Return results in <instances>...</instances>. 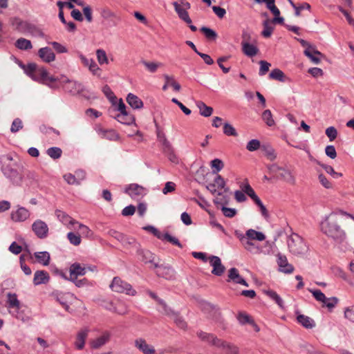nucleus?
Returning <instances> with one entry per match:
<instances>
[{
	"mask_svg": "<svg viewBox=\"0 0 354 354\" xmlns=\"http://www.w3.org/2000/svg\"><path fill=\"white\" fill-rule=\"evenodd\" d=\"M59 82L63 84H67L66 89L72 93H78L82 90V84L76 81L71 80L67 77L62 75Z\"/></svg>",
	"mask_w": 354,
	"mask_h": 354,
	"instance_id": "f8f14e48",
	"label": "nucleus"
},
{
	"mask_svg": "<svg viewBox=\"0 0 354 354\" xmlns=\"http://www.w3.org/2000/svg\"><path fill=\"white\" fill-rule=\"evenodd\" d=\"M98 133L102 138L107 139L109 140H117L119 138V135L117 132L113 129H100Z\"/></svg>",
	"mask_w": 354,
	"mask_h": 354,
	"instance_id": "7c9ffc66",
	"label": "nucleus"
},
{
	"mask_svg": "<svg viewBox=\"0 0 354 354\" xmlns=\"http://www.w3.org/2000/svg\"><path fill=\"white\" fill-rule=\"evenodd\" d=\"M69 242L73 245L77 246L81 243L80 234L70 232L67 234Z\"/></svg>",
	"mask_w": 354,
	"mask_h": 354,
	"instance_id": "864d4df0",
	"label": "nucleus"
},
{
	"mask_svg": "<svg viewBox=\"0 0 354 354\" xmlns=\"http://www.w3.org/2000/svg\"><path fill=\"white\" fill-rule=\"evenodd\" d=\"M207 189L214 194H217V197L214 200L215 204L223 205L227 204L229 201V196L227 193L230 189L226 187L225 181L221 175H217L213 183H209L207 185Z\"/></svg>",
	"mask_w": 354,
	"mask_h": 354,
	"instance_id": "f03ea898",
	"label": "nucleus"
},
{
	"mask_svg": "<svg viewBox=\"0 0 354 354\" xmlns=\"http://www.w3.org/2000/svg\"><path fill=\"white\" fill-rule=\"evenodd\" d=\"M11 24L15 30L23 34H30L36 37L44 38L45 34L38 26L28 21H23L19 17H15L11 20Z\"/></svg>",
	"mask_w": 354,
	"mask_h": 354,
	"instance_id": "7ed1b4c3",
	"label": "nucleus"
},
{
	"mask_svg": "<svg viewBox=\"0 0 354 354\" xmlns=\"http://www.w3.org/2000/svg\"><path fill=\"white\" fill-rule=\"evenodd\" d=\"M139 259L145 263H151V266L154 268V255L149 250H139L138 251Z\"/></svg>",
	"mask_w": 354,
	"mask_h": 354,
	"instance_id": "c85d7f7f",
	"label": "nucleus"
},
{
	"mask_svg": "<svg viewBox=\"0 0 354 354\" xmlns=\"http://www.w3.org/2000/svg\"><path fill=\"white\" fill-rule=\"evenodd\" d=\"M287 245L290 252L296 256H303L308 250V248L303 238L295 233H292L288 238Z\"/></svg>",
	"mask_w": 354,
	"mask_h": 354,
	"instance_id": "20e7f679",
	"label": "nucleus"
},
{
	"mask_svg": "<svg viewBox=\"0 0 354 354\" xmlns=\"http://www.w3.org/2000/svg\"><path fill=\"white\" fill-rule=\"evenodd\" d=\"M263 30L261 32V35L264 37H270L273 32L274 28L270 24V21L269 20H266L263 23Z\"/></svg>",
	"mask_w": 354,
	"mask_h": 354,
	"instance_id": "603ef678",
	"label": "nucleus"
},
{
	"mask_svg": "<svg viewBox=\"0 0 354 354\" xmlns=\"http://www.w3.org/2000/svg\"><path fill=\"white\" fill-rule=\"evenodd\" d=\"M236 319L239 323L241 325H244L245 324H250L253 320L248 315L245 313L240 312L238 313L236 316Z\"/></svg>",
	"mask_w": 354,
	"mask_h": 354,
	"instance_id": "4d7b16f0",
	"label": "nucleus"
},
{
	"mask_svg": "<svg viewBox=\"0 0 354 354\" xmlns=\"http://www.w3.org/2000/svg\"><path fill=\"white\" fill-rule=\"evenodd\" d=\"M269 77L272 80H277L280 82H284V73L282 71L278 68H275L271 71L269 74Z\"/></svg>",
	"mask_w": 354,
	"mask_h": 354,
	"instance_id": "5fc2aeb1",
	"label": "nucleus"
},
{
	"mask_svg": "<svg viewBox=\"0 0 354 354\" xmlns=\"http://www.w3.org/2000/svg\"><path fill=\"white\" fill-rule=\"evenodd\" d=\"M109 334L108 333H104L102 336L93 340L91 342V346L93 348H97L106 343L109 339Z\"/></svg>",
	"mask_w": 354,
	"mask_h": 354,
	"instance_id": "ea45409f",
	"label": "nucleus"
},
{
	"mask_svg": "<svg viewBox=\"0 0 354 354\" xmlns=\"http://www.w3.org/2000/svg\"><path fill=\"white\" fill-rule=\"evenodd\" d=\"M263 292L269 297L271 299L275 301V303L280 307H283V301L281 297L272 290H264Z\"/></svg>",
	"mask_w": 354,
	"mask_h": 354,
	"instance_id": "4c0bfd02",
	"label": "nucleus"
},
{
	"mask_svg": "<svg viewBox=\"0 0 354 354\" xmlns=\"http://www.w3.org/2000/svg\"><path fill=\"white\" fill-rule=\"evenodd\" d=\"M135 346L144 354H154L156 351L153 346L148 344L146 340L142 338L135 340Z\"/></svg>",
	"mask_w": 354,
	"mask_h": 354,
	"instance_id": "dca6fc26",
	"label": "nucleus"
},
{
	"mask_svg": "<svg viewBox=\"0 0 354 354\" xmlns=\"http://www.w3.org/2000/svg\"><path fill=\"white\" fill-rule=\"evenodd\" d=\"M32 79L39 83L46 84L50 88H53L50 83H53L59 80V78L49 75L47 70L44 67H38L37 71L32 74Z\"/></svg>",
	"mask_w": 354,
	"mask_h": 354,
	"instance_id": "423d86ee",
	"label": "nucleus"
},
{
	"mask_svg": "<svg viewBox=\"0 0 354 354\" xmlns=\"http://www.w3.org/2000/svg\"><path fill=\"white\" fill-rule=\"evenodd\" d=\"M30 217L29 211L21 206L18 205L16 210L10 213V218L14 222H24Z\"/></svg>",
	"mask_w": 354,
	"mask_h": 354,
	"instance_id": "1a4fd4ad",
	"label": "nucleus"
},
{
	"mask_svg": "<svg viewBox=\"0 0 354 354\" xmlns=\"http://www.w3.org/2000/svg\"><path fill=\"white\" fill-rule=\"evenodd\" d=\"M38 55L46 63H50L55 59V55L49 47L41 48L38 50Z\"/></svg>",
	"mask_w": 354,
	"mask_h": 354,
	"instance_id": "a211bd4d",
	"label": "nucleus"
},
{
	"mask_svg": "<svg viewBox=\"0 0 354 354\" xmlns=\"http://www.w3.org/2000/svg\"><path fill=\"white\" fill-rule=\"evenodd\" d=\"M50 277L48 273L44 270H37L34 274L33 283L35 286L45 284L49 281Z\"/></svg>",
	"mask_w": 354,
	"mask_h": 354,
	"instance_id": "5701e85b",
	"label": "nucleus"
},
{
	"mask_svg": "<svg viewBox=\"0 0 354 354\" xmlns=\"http://www.w3.org/2000/svg\"><path fill=\"white\" fill-rule=\"evenodd\" d=\"M196 106L199 109L200 114L204 117H209L213 113V109L210 106H207L202 101L197 102Z\"/></svg>",
	"mask_w": 354,
	"mask_h": 354,
	"instance_id": "58836bf2",
	"label": "nucleus"
},
{
	"mask_svg": "<svg viewBox=\"0 0 354 354\" xmlns=\"http://www.w3.org/2000/svg\"><path fill=\"white\" fill-rule=\"evenodd\" d=\"M32 230L39 239H45L48 234V225L43 221L37 219L32 224Z\"/></svg>",
	"mask_w": 354,
	"mask_h": 354,
	"instance_id": "0eeeda50",
	"label": "nucleus"
},
{
	"mask_svg": "<svg viewBox=\"0 0 354 354\" xmlns=\"http://www.w3.org/2000/svg\"><path fill=\"white\" fill-rule=\"evenodd\" d=\"M228 278V281H232L236 283L241 284L246 287L248 286V283L240 276L238 270L235 268H232L229 270Z\"/></svg>",
	"mask_w": 354,
	"mask_h": 354,
	"instance_id": "4be33fe9",
	"label": "nucleus"
},
{
	"mask_svg": "<svg viewBox=\"0 0 354 354\" xmlns=\"http://www.w3.org/2000/svg\"><path fill=\"white\" fill-rule=\"evenodd\" d=\"M23 127H24V124H23L22 120L20 118H17L12 122L11 127H10V131L12 133H16L19 130L22 129Z\"/></svg>",
	"mask_w": 354,
	"mask_h": 354,
	"instance_id": "6e6d98bb",
	"label": "nucleus"
},
{
	"mask_svg": "<svg viewBox=\"0 0 354 354\" xmlns=\"http://www.w3.org/2000/svg\"><path fill=\"white\" fill-rule=\"evenodd\" d=\"M154 268H158L157 274L167 279H172L175 276L174 270L170 266H165L154 263Z\"/></svg>",
	"mask_w": 354,
	"mask_h": 354,
	"instance_id": "2eb2a0df",
	"label": "nucleus"
},
{
	"mask_svg": "<svg viewBox=\"0 0 354 354\" xmlns=\"http://www.w3.org/2000/svg\"><path fill=\"white\" fill-rule=\"evenodd\" d=\"M172 316L175 324L179 328L183 330L187 328V324L181 316L174 313H172Z\"/></svg>",
	"mask_w": 354,
	"mask_h": 354,
	"instance_id": "3c124183",
	"label": "nucleus"
},
{
	"mask_svg": "<svg viewBox=\"0 0 354 354\" xmlns=\"http://www.w3.org/2000/svg\"><path fill=\"white\" fill-rule=\"evenodd\" d=\"M320 229L324 234L336 241L342 242L345 238V232L338 224L335 214L326 216L320 223Z\"/></svg>",
	"mask_w": 354,
	"mask_h": 354,
	"instance_id": "f257e3e1",
	"label": "nucleus"
},
{
	"mask_svg": "<svg viewBox=\"0 0 354 354\" xmlns=\"http://www.w3.org/2000/svg\"><path fill=\"white\" fill-rule=\"evenodd\" d=\"M317 164L320 165L328 174L331 175L334 178H338L342 176L341 173L336 172L333 167L317 161Z\"/></svg>",
	"mask_w": 354,
	"mask_h": 354,
	"instance_id": "c03bdc74",
	"label": "nucleus"
},
{
	"mask_svg": "<svg viewBox=\"0 0 354 354\" xmlns=\"http://www.w3.org/2000/svg\"><path fill=\"white\" fill-rule=\"evenodd\" d=\"M210 167L213 174H218L224 167V163L221 159L215 158L210 162Z\"/></svg>",
	"mask_w": 354,
	"mask_h": 354,
	"instance_id": "79ce46f5",
	"label": "nucleus"
},
{
	"mask_svg": "<svg viewBox=\"0 0 354 354\" xmlns=\"http://www.w3.org/2000/svg\"><path fill=\"white\" fill-rule=\"evenodd\" d=\"M76 225L77 226V227L80 230V233L82 235H83L86 237H89L92 235L91 230L86 225L82 224V223H79L78 221H77V223L75 224V226Z\"/></svg>",
	"mask_w": 354,
	"mask_h": 354,
	"instance_id": "69168bd1",
	"label": "nucleus"
},
{
	"mask_svg": "<svg viewBox=\"0 0 354 354\" xmlns=\"http://www.w3.org/2000/svg\"><path fill=\"white\" fill-rule=\"evenodd\" d=\"M125 192L128 194L131 198L137 199L142 197L146 194V189L142 186L136 183L129 185L126 189Z\"/></svg>",
	"mask_w": 354,
	"mask_h": 354,
	"instance_id": "9d476101",
	"label": "nucleus"
},
{
	"mask_svg": "<svg viewBox=\"0 0 354 354\" xmlns=\"http://www.w3.org/2000/svg\"><path fill=\"white\" fill-rule=\"evenodd\" d=\"M277 239H274L273 242L266 241L263 246H260L261 254H270L272 253V247L274 245V241Z\"/></svg>",
	"mask_w": 354,
	"mask_h": 354,
	"instance_id": "bf43d9fd",
	"label": "nucleus"
},
{
	"mask_svg": "<svg viewBox=\"0 0 354 354\" xmlns=\"http://www.w3.org/2000/svg\"><path fill=\"white\" fill-rule=\"evenodd\" d=\"M126 100L129 105L134 109H140L143 107L142 101L133 93H129Z\"/></svg>",
	"mask_w": 354,
	"mask_h": 354,
	"instance_id": "a878e982",
	"label": "nucleus"
},
{
	"mask_svg": "<svg viewBox=\"0 0 354 354\" xmlns=\"http://www.w3.org/2000/svg\"><path fill=\"white\" fill-rule=\"evenodd\" d=\"M277 264L280 272L290 274L294 270V267L288 263L286 257L280 253L277 254Z\"/></svg>",
	"mask_w": 354,
	"mask_h": 354,
	"instance_id": "4468645a",
	"label": "nucleus"
},
{
	"mask_svg": "<svg viewBox=\"0 0 354 354\" xmlns=\"http://www.w3.org/2000/svg\"><path fill=\"white\" fill-rule=\"evenodd\" d=\"M339 299L336 297L326 298L323 302L324 306L327 307L329 310H332L337 304Z\"/></svg>",
	"mask_w": 354,
	"mask_h": 354,
	"instance_id": "052dcab7",
	"label": "nucleus"
},
{
	"mask_svg": "<svg viewBox=\"0 0 354 354\" xmlns=\"http://www.w3.org/2000/svg\"><path fill=\"white\" fill-rule=\"evenodd\" d=\"M74 297L71 293H58L56 295V300L64 308L66 311H70L69 302Z\"/></svg>",
	"mask_w": 354,
	"mask_h": 354,
	"instance_id": "412c9836",
	"label": "nucleus"
},
{
	"mask_svg": "<svg viewBox=\"0 0 354 354\" xmlns=\"http://www.w3.org/2000/svg\"><path fill=\"white\" fill-rule=\"evenodd\" d=\"M279 178L291 185H295L296 184L295 176L293 175L292 171L287 168H281L280 173L279 174Z\"/></svg>",
	"mask_w": 354,
	"mask_h": 354,
	"instance_id": "aec40b11",
	"label": "nucleus"
},
{
	"mask_svg": "<svg viewBox=\"0 0 354 354\" xmlns=\"http://www.w3.org/2000/svg\"><path fill=\"white\" fill-rule=\"evenodd\" d=\"M109 286L114 292L125 293L131 296H134L136 294V291L132 288L131 284L122 280L118 277L113 278Z\"/></svg>",
	"mask_w": 354,
	"mask_h": 354,
	"instance_id": "39448f33",
	"label": "nucleus"
},
{
	"mask_svg": "<svg viewBox=\"0 0 354 354\" xmlns=\"http://www.w3.org/2000/svg\"><path fill=\"white\" fill-rule=\"evenodd\" d=\"M265 156L270 160H274L277 158V153L274 149L269 146H263Z\"/></svg>",
	"mask_w": 354,
	"mask_h": 354,
	"instance_id": "680f3d73",
	"label": "nucleus"
},
{
	"mask_svg": "<svg viewBox=\"0 0 354 354\" xmlns=\"http://www.w3.org/2000/svg\"><path fill=\"white\" fill-rule=\"evenodd\" d=\"M197 336L203 342L211 344L213 346H217L220 342V339L213 334L207 333L203 331H199L197 333Z\"/></svg>",
	"mask_w": 354,
	"mask_h": 354,
	"instance_id": "b1692460",
	"label": "nucleus"
},
{
	"mask_svg": "<svg viewBox=\"0 0 354 354\" xmlns=\"http://www.w3.org/2000/svg\"><path fill=\"white\" fill-rule=\"evenodd\" d=\"M7 304L8 308H15L16 310H19L21 308L20 301L17 299V296L15 293L8 292L7 294Z\"/></svg>",
	"mask_w": 354,
	"mask_h": 354,
	"instance_id": "c756f323",
	"label": "nucleus"
},
{
	"mask_svg": "<svg viewBox=\"0 0 354 354\" xmlns=\"http://www.w3.org/2000/svg\"><path fill=\"white\" fill-rule=\"evenodd\" d=\"M262 120L269 127H272L275 124V122L272 118V114L269 109L265 110L262 113Z\"/></svg>",
	"mask_w": 354,
	"mask_h": 354,
	"instance_id": "49530a36",
	"label": "nucleus"
},
{
	"mask_svg": "<svg viewBox=\"0 0 354 354\" xmlns=\"http://www.w3.org/2000/svg\"><path fill=\"white\" fill-rule=\"evenodd\" d=\"M200 30L204 34L205 37L209 40H216L217 33L212 28L203 26Z\"/></svg>",
	"mask_w": 354,
	"mask_h": 354,
	"instance_id": "a18cd8bd",
	"label": "nucleus"
},
{
	"mask_svg": "<svg viewBox=\"0 0 354 354\" xmlns=\"http://www.w3.org/2000/svg\"><path fill=\"white\" fill-rule=\"evenodd\" d=\"M210 266L213 268L212 273L216 276H221L225 270V266L222 264L221 260L218 257L210 256L209 257Z\"/></svg>",
	"mask_w": 354,
	"mask_h": 354,
	"instance_id": "9b49d317",
	"label": "nucleus"
},
{
	"mask_svg": "<svg viewBox=\"0 0 354 354\" xmlns=\"http://www.w3.org/2000/svg\"><path fill=\"white\" fill-rule=\"evenodd\" d=\"M216 347L223 348L227 354H239V348L233 344L220 339Z\"/></svg>",
	"mask_w": 354,
	"mask_h": 354,
	"instance_id": "bb28decb",
	"label": "nucleus"
},
{
	"mask_svg": "<svg viewBox=\"0 0 354 354\" xmlns=\"http://www.w3.org/2000/svg\"><path fill=\"white\" fill-rule=\"evenodd\" d=\"M109 310L119 315H125L128 311L127 306L122 302L117 303L115 307L110 308Z\"/></svg>",
	"mask_w": 354,
	"mask_h": 354,
	"instance_id": "8fccbe9b",
	"label": "nucleus"
},
{
	"mask_svg": "<svg viewBox=\"0 0 354 354\" xmlns=\"http://www.w3.org/2000/svg\"><path fill=\"white\" fill-rule=\"evenodd\" d=\"M243 241L244 242L242 245L246 250L254 254H261L260 246L248 239H244Z\"/></svg>",
	"mask_w": 354,
	"mask_h": 354,
	"instance_id": "473e14b6",
	"label": "nucleus"
},
{
	"mask_svg": "<svg viewBox=\"0 0 354 354\" xmlns=\"http://www.w3.org/2000/svg\"><path fill=\"white\" fill-rule=\"evenodd\" d=\"M304 53L315 64H319L321 62V58L324 57V55L318 51L315 46L312 49H310V48L309 49H305Z\"/></svg>",
	"mask_w": 354,
	"mask_h": 354,
	"instance_id": "6ab92c4d",
	"label": "nucleus"
},
{
	"mask_svg": "<svg viewBox=\"0 0 354 354\" xmlns=\"http://www.w3.org/2000/svg\"><path fill=\"white\" fill-rule=\"evenodd\" d=\"M102 92L105 96L113 103H115V100L117 99L113 92L108 85H105L102 88Z\"/></svg>",
	"mask_w": 354,
	"mask_h": 354,
	"instance_id": "0e129e2a",
	"label": "nucleus"
},
{
	"mask_svg": "<svg viewBox=\"0 0 354 354\" xmlns=\"http://www.w3.org/2000/svg\"><path fill=\"white\" fill-rule=\"evenodd\" d=\"M223 133L228 136H237L238 135L236 129L227 122L223 125Z\"/></svg>",
	"mask_w": 354,
	"mask_h": 354,
	"instance_id": "338daca9",
	"label": "nucleus"
},
{
	"mask_svg": "<svg viewBox=\"0 0 354 354\" xmlns=\"http://www.w3.org/2000/svg\"><path fill=\"white\" fill-rule=\"evenodd\" d=\"M70 278L71 281H75L78 276H83L86 272V268L81 266L79 263H73L69 268Z\"/></svg>",
	"mask_w": 354,
	"mask_h": 354,
	"instance_id": "f3484780",
	"label": "nucleus"
},
{
	"mask_svg": "<svg viewBox=\"0 0 354 354\" xmlns=\"http://www.w3.org/2000/svg\"><path fill=\"white\" fill-rule=\"evenodd\" d=\"M297 322L306 328H313L315 326V322L310 317L304 315H299L297 317Z\"/></svg>",
	"mask_w": 354,
	"mask_h": 354,
	"instance_id": "c9c22d12",
	"label": "nucleus"
},
{
	"mask_svg": "<svg viewBox=\"0 0 354 354\" xmlns=\"http://www.w3.org/2000/svg\"><path fill=\"white\" fill-rule=\"evenodd\" d=\"M264 3L266 5V8L274 15L272 21L273 23L283 24L284 19L279 16L280 11L275 6V0H264Z\"/></svg>",
	"mask_w": 354,
	"mask_h": 354,
	"instance_id": "ddd939ff",
	"label": "nucleus"
},
{
	"mask_svg": "<svg viewBox=\"0 0 354 354\" xmlns=\"http://www.w3.org/2000/svg\"><path fill=\"white\" fill-rule=\"evenodd\" d=\"M88 335V330H82L80 331L77 335L76 341L75 342V347L82 350L84 347L85 339Z\"/></svg>",
	"mask_w": 354,
	"mask_h": 354,
	"instance_id": "72a5a7b5",
	"label": "nucleus"
},
{
	"mask_svg": "<svg viewBox=\"0 0 354 354\" xmlns=\"http://www.w3.org/2000/svg\"><path fill=\"white\" fill-rule=\"evenodd\" d=\"M243 53L249 57L255 56L259 53V48L250 43H241Z\"/></svg>",
	"mask_w": 354,
	"mask_h": 354,
	"instance_id": "cd10ccee",
	"label": "nucleus"
},
{
	"mask_svg": "<svg viewBox=\"0 0 354 354\" xmlns=\"http://www.w3.org/2000/svg\"><path fill=\"white\" fill-rule=\"evenodd\" d=\"M225 204L221 205V211L223 215L227 218H232L236 214V209L234 208L226 207Z\"/></svg>",
	"mask_w": 354,
	"mask_h": 354,
	"instance_id": "774afa93",
	"label": "nucleus"
},
{
	"mask_svg": "<svg viewBox=\"0 0 354 354\" xmlns=\"http://www.w3.org/2000/svg\"><path fill=\"white\" fill-rule=\"evenodd\" d=\"M214 319L223 330L226 329L227 324L219 311L216 310L214 312Z\"/></svg>",
	"mask_w": 354,
	"mask_h": 354,
	"instance_id": "13d9d810",
	"label": "nucleus"
},
{
	"mask_svg": "<svg viewBox=\"0 0 354 354\" xmlns=\"http://www.w3.org/2000/svg\"><path fill=\"white\" fill-rule=\"evenodd\" d=\"M160 240L167 241L168 242L171 243V244L179 247L180 248H183V245L180 243V242L179 241V240L177 238L172 236L167 232L162 234Z\"/></svg>",
	"mask_w": 354,
	"mask_h": 354,
	"instance_id": "de8ad7c7",
	"label": "nucleus"
},
{
	"mask_svg": "<svg viewBox=\"0 0 354 354\" xmlns=\"http://www.w3.org/2000/svg\"><path fill=\"white\" fill-rule=\"evenodd\" d=\"M174 10L178 14L179 18L184 21L187 24H192V19H190L188 12L187 10L180 7V6L177 2L172 3Z\"/></svg>",
	"mask_w": 354,
	"mask_h": 354,
	"instance_id": "393cba45",
	"label": "nucleus"
},
{
	"mask_svg": "<svg viewBox=\"0 0 354 354\" xmlns=\"http://www.w3.org/2000/svg\"><path fill=\"white\" fill-rule=\"evenodd\" d=\"M15 46L20 50H29L32 48L31 41L25 38H19L15 42Z\"/></svg>",
	"mask_w": 354,
	"mask_h": 354,
	"instance_id": "a19ab883",
	"label": "nucleus"
},
{
	"mask_svg": "<svg viewBox=\"0 0 354 354\" xmlns=\"http://www.w3.org/2000/svg\"><path fill=\"white\" fill-rule=\"evenodd\" d=\"M55 215L58 220L70 230H76L75 224L77 221L71 218L68 214L62 210H56Z\"/></svg>",
	"mask_w": 354,
	"mask_h": 354,
	"instance_id": "6e6552de",
	"label": "nucleus"
},
{
	"mask_svg": "<svg viewBox=\"0 0 354 354\" xmlns=\"http://www.w3.org/2000/svg\"><path fill=\"white\" fill-rule=\"evenodd\" d=\"M116 119L120 123L127 125H130L135 121L133 115L129 114L128 112L119 113L117 115Z\"/></svg>",
	"mask_w": 354,
	"mask_h": 354,
	"instance_id": "f704fd0d",
	"label": "nucleus"
},
{
	"mask_svg": "<svg viewBox=\"0 0 354 354\" xmlns=\"http://www.w3.org/2000/svg\"><path fill=\"white\" fill-rule=\"evenodd\" d=\"M47 154L53 159H58L61 157L62 151L59 147H52L47 149Z\"/></svg>",
	"mask_w": 354,
	"mask_h": 354,
	"instance_id": "09e8293b",
	"label": "nucleus"
},
{
	"mask_svg": "<svg viewBox=\"0 0 354 354\" xmlns=\"http://www.w3.org/2000/svg\"><path fill=\"white\" fill-rule=\"evenodd\" d=\"M246 236L248 239L250 241L257 240L259 241H262L266 239V236L263 232L256 231L253 229L248 230L246 231Z\"/></svg>",
	"mask_w": 354,
	"mask_h": 354,
	"instance_id": "2f4dec72",
	"label": "nucleus"
},
{
	"mask_svg": "<svg viewBox=\"0 0 354 354\" xmlns=\"http://www.w3.org/2000/svg\"><path fill=\"white\" fill-rule=\"evenodd\" d=\"M87 68L93 75L98 77L101 75L102 70L94 60L90 62V64Z\"/></svg>",
	"mask_w": 354,
	"mask_h": 354,
	"instance_id": "e2e57ef3",
	"label": "nucleus"
},
{
	"mask_svg": "<svg viewBox=\"0 0 354 354\" xmlns=\"http://www.w3.org/2000/svg\"><path fill=\"white\" fill-rule=\"evenodd\" d=\"M35 257L39 263L48 266L50 263V254L48 252H37L34 254Z\"/></svg>",
	"mask_w": 354,
	"mask_h": 354,
	"instance_id": "e433bc0d",
	"label": "nucleus"
},
{
	"mask_svg": "<svg viewBox=\"0 0 354 354\" xmlns=\"http://www.w3.org/2000/svg\"><path fill=\"white\" fill-rule=\"evenodd\" d=\"M96 57L97 62L100 65H104V64H109V59L106 55V53L104 50L103 49H97L96 50Z\"/></svg>",
	"mask_w": 354,
	"mask_h": 354,
	"instance_id": "37998d69",
	"label": "nucleus"
}]
</instances>
